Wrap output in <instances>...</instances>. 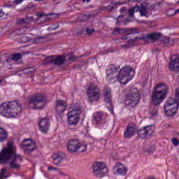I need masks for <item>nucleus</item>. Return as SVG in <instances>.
Segmentation results:
<instances>
[{
  "instance_id": "21",
  "label": "nucleus",
  "mask_w": 179,
  "mask_h": 179,
  "mask_svg": "<svg viewBox=\"0 0 179 179\" xmlns=\"http://www.w3.org/2000/svg\"><path fill=\"white\" fill-rule=\"evenodd\" d=\"M93 121L96 125H103V124H106V120L103 117V113L101 112H95L93 114Z\"/></svg>"
},
{
  "instance_id": "47",
  "label": "nucleus",
  "mask_w": 179,
  "mask_h": 179,
  "mask_svg": "<svg viewBox=\"0 0 179 179\" xmlns=\"http://www.w3.org/2000/svg\"><path fill=\"white\" fill-rule=\"evenodd\" d=\"M36 16H38V17H43V16H45V15L43 13L38 12L36 13Z\"/></svg>"
},
{
  "instance_id": "39",
  "label": "nucleus",
  "mask_w": 179,
  "mask_h": 179,
  "mask_svg": "<svg viewBox=\"0 0 179 179\" xmlns=\"http://www.w3.org/2000/svg\"><path fill=\"white\" fill-rule=\"evenodd\" d=\"M25 21H26L27 24H29V23H31V22H34V17L26 16Z\"/></svg>"
},
{
  "instance_id": "53",
  "label": "nucleus",
  "mask_w": 179,
  "mask_h": 179,
  "mask_svg": "<svg viewBox=\"0 0 179 179\" xmlns=\"http://www.w3.org/2000/svg\"><path fill=\"white\" fill-rule=\"evenodd\" d=\"M83 2H90V0H83Z\"/></svg>"
},
{
  "instance_id": "40",
  "label": "nucleus",
  "mask_w": 179,
  "mask_h": 179,
  "mask_svg": "<svg viewBox=\"0 0 179 179\" xmlns=\"http://www.w3.org/2000/svg\"><path fill=\"white\" fill-rule=\"evenodd\" d=\"M15 36H22V34H24V29H16L15 31Z\"/></svg>"
},
{
  "instance_id": "48",
  "label": "nucleus",
  "mask_w": 179,
  "mask_h": 179,
  "mask_svg": "<svg viewBox=\"0 0 179 179\" xmlns=\"http://www.w3.org/2000/svg\"><path fill=\"white\" fill-rule=\"evenodd\" d=\"M120 13H124V12H127V8L122 7V8H120Z\"/></svg>"
},
{
  "instance_id": "35",
  "label": "nucleus",
  "mask_w": 179,
  "mask_h": 179,
  "mask_svg": "<svg viewBox=\"0 0 179 179\" xmlns=\"http://www.w3.org/2000/svg\"><path fill=\"white\" fill-rule=\"evenodd\" d=\"M90 17V15H89V14H84L79 17V20H80V22H86L87 20H89Z\"/></svg>"
},
{
  "instance_id": "45",
  "label": "nucleus",
  "mask_w": 179,
  "mask_h": 179,
  "mask_svg": "<svg viewBox=\"0 0 179 179\" xmlns=\"http://www.w3.org/2000/svg\"><path fill=\"white\" fill-rule=\"evenodd\" d=\"M151 117H156L157 115V110H155L154 111L150 112Z\"/></svg>"
},
{
  "instance_id": "7",
  "label": "nucleus",
  "mask_w": 179,
  "mask_h": 179,
  "mask_svg": "<svg viewBox=\"0 0 179 179\" xmlns=\"http://www.w3.org/2000/svg\"><path fill=\"white\" fill-rule=\"evenodd\" d=\"M139 100H141V94L137 89H134L126 94L124 104L129 108H135L138 106Z\"/></svg>"
},
{
  "instance_id": "41",
  "label": "nucleus",
  "mask_w": 179,
  "mask_h": 179,
  "mask_svg": "<svg viewBox=\"0 0 179 179\" xmlns=\"http://www.w3.org/2000/svg\"><path fill=\"white\" fill-rule=\"evenodd\" d=\"M92 33H94V29L87 28L85 30V34H88L89 36H90Z\"/></svg>"
},
{
  "instance_id": "13",
  "label": "nucleus",
  "mask_w": 179,
  "mask_h": 179,
  "mask_svg": "<svg viewBox=\"0 0 179 179\" xmlns=\"http://www.w3.org/2000/svg\"><path fill=\"white\" fill-rule=\"evenodd\" d=\"M21 149L24 153H31V152H34L37 149V145L34 141L26 138L21 144Z\"/></svg>"
},
{
  "instance_id": "29",
  "label": "nucleus",
  "mask_w": 179,
  "mask_h": 179,
  "mask_svg": "<svg viewBox=\"0 0 179 179\" xmlns=\"http://www.w3.org/2000/svg\"><path fill=\"white\" fill-rule=\"evenodd\" d=\"M114 8L112 6H101L99 7L96 10L98 12H110V10H113Z\"/></svg>"
},
{
  "instance_id": "24",
  "label": "nucleus",
  "mask_w": 179,
  "mask_h": 179,
  "mask_svg": "<svg viewBox=\"0 0 179 179\" xmlns=\"http://www.w3.org/2000/svg\"><path fill=\"white\" fill-rule=\"evenodd\" d=\"M65 157H66V155H65L64 153L53 155V164H55V166H61V163H62Z\"/></svg>"
},
{
  "instance_id": "2",
  "label": "nucleus",
  "mask_w": 179,
  "mask_h": 179,
  "mask_svg": "<svg viewBox=\"0 0 179 179\" xmlns=\"http://www.w3.org/2000/svg\"><path fill=\"white\" fill-rule=\"evenodd\" d=\"M22 113V105L17 101L3 102L0 106V115L6 118L17 117Z\"/></svg>"
},
{
  "instance_id": "23",
  "label": "nucleus",
  "mask_w": 179,
  "mask_h": 179,
  "mask_svg": "<svg viewBox=\"0 0 179 179\" xmlns=\"http://www.w3.org/2000/svg\"><path fill=\"white\" fill-rule=\"evenodd\" d=\"M114 170H116L117 174H119L120 176H125L127 174V167L120 162L116 163Z\"/></svg>"
},
{
  "instance_id": "18",
  "label": "nucleus",
  "mask_w": 179,
  "mask_h": 179,
  "mask_svg": "<svg viewBox=\"0 0 179 179\" xmlns=\"http://www.w3.org/2000/svg\"><path fill=\"white\" fill-rule=\"evenodd\" d=\"M124 33H127V34H135L138 33L136 31V29L135 28H120V27H115L112 32V34H124Z\"/></svg>"
},
{
  "instance_id": "15",
  "label": "nucleus",
  "mask_w": 179,
  "mask_h": 179,
  "mask_svg": "<svg viewBox=\"0 0 179 179\" xmlns=\"http://www.w3.org/2000/svg\"><path fill=\"white\" fill-rule=\"evenodd\" d=\"M66 61V58L65 56H51L45 59L46 64H52V65H57V66L64 65Z\"/></svg>"
},
{
  "instance_id": "44",
  "label": "nucleus",
  "mask_w": 179,
  "mask_h": 179,
  "mask_svg": "<svg viewBox=\"0 0 179 179\" xmlns=\"http://www.w3.org/2000/svg\"><path fill=\"white\" fill-rule=\"evenodd\" d=\"M48 171H57L58 169L54 166H50L48 167Z\"/></svg>"
},
{
  "instance_id": "1",
  "label": "nucleus",
  "mask_w": 179,
  "mask_h": 179,
  "mask_svg": "<svg viewBox=\"0 0 179 179\" xmlns=\"http://www.w3.org/2000/svg\"><path fill=\"white\" fill-rule=\"evenodd\" d=\"M120 66L110 65L106 70L107 79L110 83L119 80L121 85H127L135 76V70L131 66H124L118 72Z\"/></svg>"
},
{
  "instance_id": "43",
  "label": "nucleus",
  "mask_w": 179,
  "mask_h": 179,
  "mask_svg": "<svg viewBox=\"0 0 179 179\" xmlns=\"http://www.w3.org/2000/svg\"><path fill=\"white\" fill-rule=\"evenodd\" d=\"M162 43H163V44H169V43H170V41L169 40L168 38H164L162 40Z\"/></svg>"
},
{
  "instance_id": "55",
  "label": "nucleus",
  "mask_w": 179,
  "mask_h": 179,
  "mask_svg": "<svg viewBox=\"0 0 179 179\" xmlns=\"http://www.w3.org/2000/svg\"><path fill=\"white\" fill-rule=\"evenodd\" d=\"M3 82V80H0V85Z\"/></svg>"
},
{
  "instance_id": "30",
  "label": "nucleus",
  "mask_w": 179,
  "mask_h": 179,
  "mask_svg": "<svg viewBox=\"0 0 179 179\" xmlns=\"http://www.w3.org/2000/svg\"><path fill=\"white\" fill-rule=\"evenodd\" d=\"M138 10L141 16H146V15H148V10L144 6L141 5L140 7H138Z\"/></svg>"
},
{
  "instance_id": "38",
  "label": "nucleus",
  "mask_w": 179,
  "mask_h": 179,
  "mask_svg": "<svg viewBox=\"0 0 179 179\" xmlns=\"http://www.w3.org/2000/svg\"><path fill=\"white\" fill-rule=\"evenodd\" d=\"M17 24H27L26 22V18H19L17 20Z\"/></svg>"
},
{
  "instance_id": "14",
  "label": "nucleus",
  "mask_w": 179,
  "mask_h": 179,
  "mask_svg": "<svg viewBox=\"0 0 179 179\" xmlns=\"http://www.w3.org/2000/svg\"><path fill=\"white\" fill-rule=\"evenodd\" d=\"M156 129L155 125H148L143 127L138 131V135L141 139H145L148 136L152 135Z\"/></svg>"
},
{
  "instance_id": "4",
  "label": "nucleus",
  "mask_w": 179,
  "mask_h": 179,
  "mask_svg": "<svg viewBox=\"0 0 179 179\" xmlns=\"http://www.w3.org/2000/svg\"><path fill=\"white\" fill-rule=\"evenodd\" d=\"M67 150L69 153H83L87 150V145L78 139H70L66 144Z\"/></svg>"
},
{
  "instance_id": "10",
  "label": "nucleus",
  "mask_w": 179,
  "mask_h": 179,
  "mask_svg": "<svg viewBox=\"0 0 179 179\" xmlns=\"http://www.w3.org/2000/svg\"><path fill=\"white\" fill-rule=\"evenodd\" d=\"M104 103L106 107L110 111V114H114V106L113 105V95H111V89L105 87L103 90Z\"/></svg>"
},
{
  "instance_id": "27",
  "label": "nucleus",
  "mask_w": 179,
  "mask_h": 179,
  "mask_svg": "<svg viewBox=\"0 0 179 179\" xmlns=\"http://www.w3.org/2000/svg\"><path fill=\"white\" fill-rule=\"evenodd\" d=\"M6 138H8V133L6 132V130L3 128H0V142L6 141Z\"/></svg>"
},
{
  "instance_id": "32",
  "label": "nucleus",
  "mask_w": 179,
  "mask_h": 179,
  "mask_svg": "<svg viewBox=\"0 0 179 179\" xmlns=\"http://www.w3.org/2000/svg\"><path fill=\"white\" fill-rule=\"evenodd\" d=\"M138 10H139V6L130 8L129 10V17H134V14L135 13V12H138Z\"/></svg>"
},
{
  "instance_id": "57",
  "label": "nucleus",
  "mask_w": 179,
  "mask_h": 179,
  "mask_svg": "<svg viewBox=\"0 0 179 179\" xmlns=\"http://www.w3.org/2000/svg\"><path fill=\"white\" fill-rule=\"evenodd\" d=\"M0 62H1V59H0Z\"/></svg>"
},
{
  "instance_id": "36",
  "label": "nucleus",
  "mask_w": 179,
  "mask_h": 179,
  "mask_svg": "<svg viewBox=\"0 0 179 179\" xmlns=\"http://www.w3.org/2000/svg\"><path fill=\"white\" fill-rule=\"evenodd\" d=\"M59 27V25L58 24V23H55L50 25L49 27H48L47 30L48 31H51V30H57V29H58Z\"/></svg>"
},
{
  "instance_id": "3",
  "label": "nucleus",
  "mask_w": 179,
  "mask_h": 179,
  "mask_svg": "<svg viewBox=\"0 0 179 179\" xmlns=\"http://www.w3.org/2000/svg\"><path fill=\"white\" fill-rule=\"evenodd\" d=\"M169 92V87L164 83L156 85L151 96V103L155 106H159L163 103V100L166 99Z\"/></svg>"
},
{
  "instance_id": "34",
  "label": "nucleus",
  "mask_w": 179,
  "mask_h": 179,
  "mask_svg": "<svg viewBox=\"0 0 179 179\" xmlns=\"http://www.w3.org/2000/svg\"><path fill=\"white\" fill-rule=\"evenodd\" d=\"M31 39L30 38V37L27 36H22L20 39H19V43H30V41Z\"/></svg>"
},
{
  "instance_id": "42",
  "label": "nucleus",
  "mask_w": 179,
  "mask_h": 179,
  "mask_svg": "<svg viewBox=\"0 0 179 179\" xmlns=\"http://www.w3.org/2000/svg\"><path fill=\"white\" fill-rule=\"evenodd\" d=\"M172 143L173 145V146H178L179 145V141L178 139L174 138L172 139Z\"/></svg>"
},
{
  "instance_id": "25",
  "label": "nucleus",
  "mask_w": 179,
  "mask_h": 179,
  "mask_svg": "<svg viewBox=\"0 0 179 179\" xmlns=\"http://www.w3.org/2000/svg\"><path fill=\"white\" fill-rule=\"evenodd\" d=\"M50 40L48 36H38L34 38L32 43L33 44H41V43H47L48 41H50Z\"/></svg>"
},
{
  "instance_id": "56",
  "label": "nucleus",
  "mask_w": 179,
  "mask_h": 179,
  "mask_svg": "<svg viewBox=\"0 0 179 179\" xmlns=\"http://www.w3.org/2000/svg\"><path fill=\"white\" fill-rule=\"evenodd\" d=\"M7 62H9V59H6Z\"/></svg>"
},
{
  "instance_id": "22",
  "label": "nucleus",
  "mask_w": 179,
  "mask_h": 179,
  "mask_svg": "<svg viewBox=\"0 0 179 179\" xmlns=\"http://www.w3.org/2000/svg\"><path fill=\"white\" fill-rule=\"evenodd\" d=\"M67 107H68V105L66 104V101L64 100L56 101V111L59 114H61V113H64V111L66 110Z\"/></svg>"
},
{
  "instance_id": "37",
  "label": "nucleus",
  "mask_w": 179,
  "mask_h": 179,
  "mask_svg": "<svg viewBox=\"0 0 179 179\" xmlns=\"http://www.w3.org/2000/svg\"><path fill=\"white\" fill-rule=\"evenodd\" d=\"M167 16H174L176 15V10L173 8H169L166 10Z\"/></svg>"
},
{
  "instance_id": "19",
  "label": "nucleus",
  "mask_w": 179,
  "mask_h": 179,
  "mask_svg": "<svg viewBox=\"0 0 179 179\" xmlns=\"http://www.w3.org/2000/svg\"><path fill=\"white\" fill-rule=\"evenodd\" d=\"M38 127L43 134H47L48 129H50V120L47 117L41 119L38 122Z\"/></svg>"
},
{
  "instance_id": "50",
  "label": "nucleus",
  "mask_w": 179,
  "mask_h": 179,
  "mask_svg": "<svg viewBox=\"0 0 179 179\" xmlns=\"http://www.w3.org/2000/svg\"><path fill=\"white\" fill-rule=\"evenodd\" d=\"M76 59V57L74 56H71L69 58V61H75Z\"/></svg>"
},
{
  "instance_id": "46",
  "label": "nucleus",
  "mask_w": 179,
  "mask_h": 179,
  "mask_svg": "<svg viewBox=\"0 0 179 179\" xmlns=\"http://www.w3.org/2000/svg\"><path fill=\"white\" fill-rule=\"evenodd\" d=\"M119 40H120L119 43H122L123 40H128V36H123L122 38H119Z\"/></svg>"
},
{
  "instance_id": "6",
  "label": "nucleus",
  "mask_w": 179,
  "mask_h": 179,
  "mask_svg": "<svg viewBox=\"0 0 179 179\" xmlns=\"http://www.w3.org/2000/svg\"><path fill=\"white\" fill-rule=\"evenodd\" d=\"M162 37V33L160 32H153L147 35L143 36L141 38L136 37L134 39H130L127 41V44L122 45L121 48L124 50H127V48H129L130 47H134L138 40H153L156 41L157 40H160Z\"/></svg>"
},
{
  "instance_id": "9",
  "label": "nucleus",
  "mask_w": 179,
  "mask_h": 179,
  "mask_svg": "<svg viewBox=\"0 0 179 179\" xmlns=\"http://www.w3.org/2000/svg\"><path fill=\"white\" fill-rule=\"evenodd\" d=\"M13 155H16V152L13 150V145L11 143H8V147L3 148L0 152V164L3 166L8 164Z\"/></svg>"
},
{
  "instance_id": "12",
  "label": "nucleus",
  "mask_w": 179,
  "mask_h": 179,
  "mask_svg": "<svg viewBox=\"0 0 179 179\" xmlns=\"http://www.w3.org/2000/svg\"><path fill=\"white\" fill-rule=\"evenodd\" d=\"M80 109L76 108L67 113L68 123L69 125H78L80 120Z\"/></svg>"
},
{
  "instance_id": "16",
  "label": "nucleus",
  "mask_w": 179,
  "mask_h": 179,
  "mask_svg": "<svg viewBox=\"0 0 179 179\" xmlns=\"http://www.w3.org/2000/svg\"><path fill=\"white\" fill-rule=\"evenodd\" d=\"M168 68L169 71L172 72H177L179 69V55H173L170 57V62L168 64Z\"/></svg>"
},
{
  "instance_id": "17",
  "label": "nucleus",
  "mask_w": 179,
  "mask_h": 179,
  "mask_svg": "<svg viewBox=\"0 0 179 179\" xmlns=\"http://www.w3.org/2000/svg\"><path fill=\"white\" fill-rule=\"evenodd\" d=\"M10 159L11 162L9 163L10 169H13V170H19L20 169V165L17 164V160L22 162L23 158L21 157V155L14 154Z\"/></svg>"
},
{
  "instance_id": "31",
  "label": "nucleus",
  "mask_w": 179,
  "mask_h": 179,
  "mask_svg": "<svg viewBox=\"0 0 179 179\" xmlns=\"http://www.w3.org/2000/svg\"><path fill=\"white\" fill-rule=\"evenodd\" d=\"M20 59H22V54L20 53H15L10 55V59L13 61H19Z\"/></svg>"
},
{
  "instance_id": "33",
  "label": "nucleus",
  "mask_w": 179,
  "mask_h": 179,
  "mask_svg": "<svg viewBox=\"0 0 179 179\" xmlns=\"http://www.w3.org/2000/svg\"><path fill=\"white\" fill-rule=\"evenodd\" d=\"M34 71H36L34 69V68L28 67V68L24 69L22 70V72H23V73H24V75H29V73H33V72H34Z\"/></svg>"
},
{
  "instance_id": "26",
  "label": "nucleus",
  "mask_w": 179,
  "mask_h": 179,
  "mask_svg": "<svg viewBox=\"0 0 179 179\" xmlns=\"http://www.w3.org/2000/svg\"><path fill=\"white\" fill-rule=\"evenodd\" d=\"M129 22V17L124 18V15L118 16L117 18V24H120V26H126L127 23Z\"/></svg>"
},
{
  "instance_id": "5",
  "label": "nucleus",
  "mask_w": 179,
  "mask_h": 179,
  "mask_svg": "<svg viewBox=\"0 0 179 179\" xmlns=\"http://www.w3.org/2000/svg\"><path fill=\"white\" fill-rule=\"evenodd\" d=\"M47 98L43 94H36L28 99V106L33 110H38L43 108L44 103H45Z\"/></svg>"
},
{
  "instance_id": "11",
  "label": "nucleus",
  "mask_w": 179,
  "mask_h": 179,
  "mask_svg": "<svg viewBox=\"0 0 179 179\" xmlns=\"http://www.w3.org/2000/svg\"><path fill=\"white\" fill-rule=\"evenodd\" d=\"M94 174L99 178H103L108 172V169L103 162H95L93 164Z\"/></svg>"
},
{
  "instance_id": "51",
  "label": "nucleus",
  "mask_w": 179,
  "mask_h": 179,
  "mask_svg": "<svg viewBox=\"0 0 179 179\" xmlns=\"http://www.w3.org/2000/svg\"><path fill=\"white\" fill-rule=\"evenodd\" d=\"M5 16V13L3 11L0 10V17H3Z\"/></svg>"
},
{
  "instance_id": "49",
  "label": "nucleus",
  "mask_w": 179,
  "mask_h": 179,
  "mask_svg": "<svg viewBox=\"0 0 179 179\" xmlns=\"http://www.w3.org/2000/svg\"><path fill=\"white\" fill-rule=\"evenodd\" d=\"M24 0H15L16 5H20V3H22Z\"/></svg>"
},
{
  "instance_id": "52",
  "label": "nucleus",
  "mask_w": 179,
  "mask_h": 179,
  "mask_svg": "<svg viewBox=\"0 0 179 179\" xmlns=\"http://www.w3.org/2000/svg\"><path fill=\"white\" fill-rule=\"evenodd\" d=\"M176 13H179V8L177 10H175V15H176Z\"/></svg>"
},
{
  "instance_id": "28",
  "label": "nucleus",
  "mask_w": 179,
  "mask_h": 179,
  "mask_svg": "<svg viewBox=\"0 0 179 179\" xmlns=\"http://www.w3.org/2000/svg\"><path fill=\"white\" fill-rule=\"evenodd\" d=\"M8 169H6V168H2L0 171V179H6L8 178Z\"/></svg>"
},
{
  "instance_id": "54",
  "label": "nucleus",
  "mask_w": 179,
  "mask_h": 179,
  "mask_svg": "<svg viewBox=\"0 0 179 179\" xmlns=\"http://www.w3.org/2000/svg\"><path fill=\"white\" fill-rule=\"evenodd\" d=\"M36 2H41V1H44V0H35Z\"/></svg>"
},
{
  "instance_id": "20",
  "label": "nucleus",
  "mask_w": 179,
  "mask_h": 179,
  "mask_svg": "<svg viewBox=\"0 0 179 179\" xmlns=\"http://www.w3.org/2000/svg\"><path fill=\"white\" fill-rule=\"evenodd\" d=\"M135 134H136V127H135V124H129L124 132V138L125 139H129V138L134 136Z\"/></svg>"
},
{
  "instance_id": "8",
  "label": "nucleus",
  "mask_w": 179,
  "mask_h": 179,
  "mask_svg": "<svg viewBox=\"0 0 179 179\" xmlns=\"http://www.w3.org/2000/svg\"><path fill=\"white\" fill-rule=\"evenodd\" d=\"M87 96L90 103H94V101H99L101 93H100V88L94 83H90L87 88Z\"/></svg>"
}]
</instances>
